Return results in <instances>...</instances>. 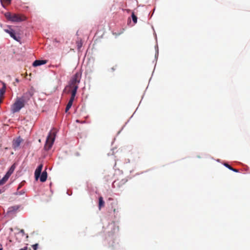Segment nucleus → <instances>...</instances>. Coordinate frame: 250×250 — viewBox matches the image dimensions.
<instances>
[{"mask_svg":"<svg viewBox=\"0 0 250 250\" xmlns=\"http://www.w3.org/2000/svg\"><path fill=\"white\" fill-rule=\"evenodd\" d=\"M32 94L30 92L25 93L23 96L17 99L15 103L12 105L11 111L13 113L19 112L24 106L26 102L25 97H31Z\"/></svg>","mask_w":250,"mask_h":250,"instance_id":"f03ea898","label":"nucleus"},{"mask_svg":"<svg viewBox=\"0 0 250 250\" xmlns=\"http://www.w3.org/2000/svg\"><path fill=\"white\" fill-rule=\"evenodd\" d=\"M76 44H77L78 49H79V50L80 49V48L82 46V44H83L82 41L80 40V41H77Z\"/></svg>","mask_w":250,"mask_h":250,"instance_id":"f3484780","label":"nucleus"},{"mask_svg":"<svg viewBox=\"0 0 250 250\" xmlns=\"http://www.w3.org/2000/svg\"><path fill=\"white\" fill-rule=\"evenodd\" d=\"M38 246H39L38 244H35L34 245H33L32 246V247L33 249H34V250H37L38 248Z\"/></svg>","mask_w":250,"mask_h":250,"instance_id":"aec40b11","label":"nucleus"},{"mask_svg":"<svg viewBox=\"0 0 250 250\" xmlns=\"http://www.w3.org/2000/svg\"><path fill=\"white\" fill-rule=\"evenodd\" d=\"M21 233H24V230H23V229H21Z\"/></svg>","mask_w":250,"mask_h":250,"instance_id":"b1692460","label":"nucleus"},{"mask_svg":"<svg viewBox=\"0 0 250 250\" xmlns=\"http://www.w3.org/2000/svg\"><path fill=\"white\" fill-rule=\"evenodd\" d=\"M81 78V74L80 72H77L70 80L69 85L65 88V90L67 91V93L71 92V93L70 99L65 108V112H67L72 106L77 89L79 87Z\"/></svg>","mask_w":250,"mask_h":250,"instance_id":"f257e3e1","label":"nucleus"},{"mask_svg":"<svg viewBox=\"0 0 250 250\" xmlns=\"http://www.w3.org/2000/svg\"><path fill=\"white\" fill-rule=\"evenodd\" d=\"M3 86L0 89V103L2 102L3 96L6 91V85L4 83H2Z\"/></svg>","mask_w":250,"mask_h":250,"instance_id":"1a4fd4ad","label":"nucleus"},{"mask_svg":"<svg viewBox=\"0 0 250 250\" xmlns=\"http://www.w3.org/2000/svg\"><path fill=\"white\" fill-rule=\"evenodd\" d=\"M55 137L56 131L54 129H52L49 132L47 136L46 142L44 146L45 150H48L51 148L55 141Z\"/></svg>","mask_w":250,"mask_h":250,"instance_id":"20e7f679","label":"nucleus"},{"mask_svg":"<svg viewBox=\"0 0 250 250\" xmlns=\"http://www.w3.org/2000/svg\"><path fill=\"white\" fill-rule=\"evenodd\" d=\"M27 250V247H25L21 249L20 250Z\"/></svg>","mask_w":250,"mask_h":250,"instance_id":"4be33fe9","label":"nucleus"},{"mask_svg":"<svg viewBox=\"0 0 250 250\" xmlns=\"http://www.w3.org/2000/svg\"><path fill=\"white\" fill-rule=\"evenodd\" d=\"M131 17H132V21L134 22V24L136 23L137 22V17L135 15L134 12H132Z\"/></svg>","mask_w":250,"mask_h":250,"instance_id":"dca6fc26","label":"nucleus"},{"mask_svg":"<svg viewBox=\"0 0 250 250\" xmlns=\"http://www.w3.org/2000/svg\"><path fill=\"white\" fill-rule=\"evenodd\" d=\"M104 201L102 196H100L99 198V204H98V208L99 210L103 208L104 206Z\"/></svg>","mask_w":250,"mask_h":250,"instance_id":"ddd939ff","label":"nucleus"},{"mask_svg":"<svg viewBox=\"0 0 250 250\" xmlns=\"http://www.w3.org/2000/svg\"><path fill=\"white\" fill-rule=\"evenodd\" d=\"M15 168V165H13L10 167V168H9V169L8 170V171L7 172V173L8 174H9L10 175H11L12 174V173L13 172V171H14Z\"/></svg>","mask_w":250,"mask_h":250,"instance_id":"4468645a","label":"nucleus"},{"mask_svg":"<svg viewBox=\"0 0 250 250\" xmlns=\"http://www.w3.org/2000/svg\"><path fill=\"white\" fill-rule=\"evenodd\" d=\"M10 176V175L9 174L6 173L5 176L2 178V179L0 180V186L3 185L7 181ZM1 191L0 189V194L1 193Z\"/></svg>","mask_w":250,"mask_h":250,"instance_id":"f8f14e48","label":"nucleus"},{"mask_svg":"<svg viewBox=\"0 0 250 250\" xmlns=\"http://www.w3.org/2000/svg\"><path fill=\"white\" fill-rule=\"evenodd\" d=\"M4 31L9 34L11 38L16 40V41L20 42L21 38L19 36L16 35L15 31L12 29L10 26L8 27V29H4Z\"/></svg>","mask_w":250,"mask_h":250,"instance_id":"39448f33","label":"nucleus"},{"mask_svg":"<svg viewBox=\"0 0 250 250\" xmlns=\"http://www.w3.org/2000/svg\"><path fill=\"white\" fill-rule=\"evenodd\" d=\"M119 183H120V181L118 180L115 181L113 183V187L114 188H115L116 186H117V187H119Z\"/></svg>","mask_w":250,"mask_h":250,"instance_id":"a211bd4d","label":"nucleus"},{"mask_svg":"<svg viewBox=\"0 0 250 250\" xmlns=\"http://www.w3.org/2000/svg\"><path fill=\"white\" fill-rule=\"evenodd\" d=\"M11 0H0V2L2 5L4 2L9 4L10 3Z\"/></svg>","mask_w":250,"mask_h":250,"instance_id":"6ab92c4d","label":"nucleus"},{"mask_svg":"<svg viewBox=\"0 0 250 250\" xmlns=\"http://www.w3.org/2000/svg\"><path fill=\"white\" fill-rule=\"evenodd\" d=\"M0 250H2V248H0Z\"/></svg>","mask_w":250,"mask_h":250,"instance_id":"a878e982","label":"nucleus"},{"mask_svg":"<svg viewBox=\"0 0 250 250\" xmlns=\"http://www.w3.org/2000/svg\"><path fill=\"white\" fill-rule=\"evenodd\" d=\"M22 140L21 137H19L13 141L12 146L15 149H17L20 146Z\"/></svg>","mask_w":250,"mask_h":250,"instance_id":"423d86ee","label":"nucleus"},{"mask_svg":"<svg viewBox=\"0 0 250 250\" xmlns=\"http://www.w3.org/2000/svg\"><path fill=\"white\" fill-rule=\"evenodd\" d=\"M54 42H59L56 39H55L54 40Z\"/></svg>","mask_w":250,"mask_h":250,"instance_id":"5701e85b","label":"nucleus"},{"mask_svg":"<svg viewBox=\"0 0 250 250\" xmlns=\"http://www.w3.org/2000/svg\"><path fill=\"white\" fill-rule=\"evenodd\" d=\"M4 16L8 20L12 22H20L25 21L26 19L23 15L12 14L10 12L5 13Z\"/></svg>","mask_w":250,"mask_h":250,"instance_id":"7ed1b4c3","label":"nucleus"},{"mask_svg":"<svg viewBox=\"0 0 250 250\" xmlns=\"http://www.w3.org/2000/svg\"><path fill=\"white\" fill-rule=\"evenodd\" d=\"M111 208L113 209V212L116 213L118 211L119 207L117 201H114L111 204Z\"/></svg>","mask_w":250,"mask_h":250,"instance_id":"9d476101","label":"nucleus"},{"mask_svg":"<svg viewBox=\"0 0 250 250\" xmlns=\"http://www.w3.org/2000/svg\"><path fill=\"white\" fill-rule=\"evenodd\" d=\"M224 166L225 167H228L229 169L234 171V172H238V170L237 169H235V168H233V167H232L230 165H229L228 164H227V163H225L224 164Z\"/></svg>","mask_w":250,"mask_h":250,"instance_id":"2eb2a0df","label":"nucleus"},{"mask_svg":"<svg viewBox=\"0 0 250 250\" xmlns=\"http://www.w3.org/2000/svg\"><path fill=\"white\" fill-rule=\"evenodd\" d=\"M47 63L46 60H36L33 63V66H38Z\"/></svg>","mask_w":250,"mask_h":250,"instance_id":"6e6552de","label":"nucleus"},{"mask_svg":"<svg viewBox=\"0 0 250 250\" xmlns=\"http://www.w3.org/2000/svg\"><path fill=\"white\" fill-rule=\"evenodd\" d=\"M40 177V181L42 182H44L46 180L47 177V173L46 170H44L42 172Z\"/></svg>","mask_w":250,"mask_h":250,"instance_id":"9b49d317","label":"nucleus"},{"mask_svg":"<svg viewBox=\"0 0 250 250\" xmlns=\"http://www.w3.org/2000/svg\"><path fill=\"white\" fill-rule=\"evenodd\" d=\"M22 183L23 182H21L18 188V189H19L20 188H21V187L22 186L23 184H22Z\"/></svg>","mask_w":250,"mask_h":250,"instance_id":"412c9836","label":"nucleus"},{"mask_svg":"<svg viewBox=\"0 0 250 250\" xmlns=\"http://www.w3.org/2000/svg\"><path fill=\"white\" fill-rule=\"evenodd\" d=\"M43 167V165L40 164L35 171V177L36 180H38L40 176L42 169Z\"/></svg>","mask_w":250,"mask_h":250,"instance_id":"0eeeda50","label":"nucleus"},{"mask_svg":"<svg viewBox=\"0 0 250 250\" xmlns=\"http://www.w3.org/2000/svg\"><path fill=\"white\" fill-rule=\"evenodd\" d=\"M109 201L113 200V199L112 198H109L108 199Z\"/></svg>","mask_w":250,"mask_h":250,"instance_id":"393cba45","label":"nucleus"}]
</instances>
